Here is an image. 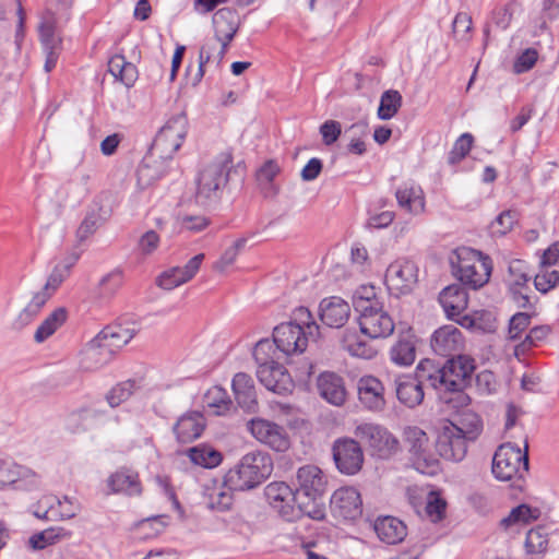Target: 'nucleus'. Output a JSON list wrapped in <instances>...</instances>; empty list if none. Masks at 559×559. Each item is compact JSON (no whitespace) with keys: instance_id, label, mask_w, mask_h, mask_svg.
Segmentation results:
<instances>
[{"instance_id":"11","label":"nucleus","mask_w":559,"mask_h":559,"mask_svg":"<svg viewBox=\"0 0 559 559\" xmlns=\"http://www.w3.org/2000/svg\"><path fill=\"white\" fill-rule=\"evenodd\" d=\"M247 427L255 440L276 452H285L290 447L286 429L276 423L263 418H252L247 423Z\"/></svg>"},{"instance_id":"38","label":"nucleus","mask_w":559,"mask_h":559,"mask_svg":"<svg viewBox=\"0 0 559 559\" xmlns=\"http://www.w3.org/2000/svg\"><path fill=\"white\" fill-rule=\"evenodd\" d=\"M217 43L221 44V48L218 49L215 58H216V61L217 63H219L225 53H226V49H227V46L230 41H224V40H210L207 43H205L201 49H200V52H199V67H198V71L193 78V82L192 84L193 85H197L200 83V81L202 80L203 75H204V67L206 63L210 62V60L212 59L213 56V52L217 49Z\"/></svg>"},{"instance_id":"25","label":"nucleus","mask_w":559,"mask_h":559,"mask_svg":"<svg viewBox=\"0 0 559 559\" xmlns=\"http://www.w3.org/2000/svg\"><path fill=\"white\" fill-rule=\"evenodd\" d=\"M350 316L349 305L337 296L324 298L320 302V319L330 328L343 326Z\"/></svg>"},{"instance_id":"29","label":"nucleus","mask_w":559,"mask_h":559,"mask_svg":"<svg viewBox=\"0 0 559 559\" xmlns=\"http://www.w3.org/2000/svg\"><path fill=\"white\" fill-rule=\"evenodd\" d=\"M231 386L238 405L247 412H255L258 402L252 378L245 372H238Z\"/></svg>"},{"instance_id":"33","label":"nucleus","mask_w":559,"mask_h":559,"mask_svg":"<svg viewBox=\"0 0 559 559\" xmlns=\"http://www.w3.org/2000/svg\"><path fill=\"white\" fill-rule=\"evenodd\" d=\"M133 336V332L129 329L122 328L121 325H108L96 335V338L114 357L117 350L127 345Z\"/></svg>"},{"instance_id":"46","label":"nucleus","mask_w":559,"mask_h":559,"mask_svg":"<svg viewBox=\"0 0 559 559\" xmlns=\"http://www.w3.org/2000/svg\"><path fill=\"white\" fill-rule=\"evenodd\" d=\"M551 332L549 325H537L532 328L525 335L524 340L514 347V355L520 358L525 355L532 347L544 341Z\"/></svg>"},{"instance_id":"17","label":"nucleus","mask_w":559,"mask_h":559,"mask_svg":"<svg viewBox=\"0 0 559 559\" xmlns=\"http://www.w3.org/2000/svg\"><path fill=\"white\" fill-rule=\"evenodd\" d=\"M331 510L335 518L356 520L362 513L360 493L353 487H342L331 497Z\"/></svg>"},{"instance_id":"43","label":"nucleus","mask_w":559,"mask_h":559,"mask_svg":"<svg viewBox=\"0 0 559 559\" xmlns=\"http://www.w3.org/2000/svg\"><path fill=\"white\" fill-rule=\"evenodd\" d=\"M70 536L71 533L63 527H50L31 536L28 544L33 549L39 550Z\"/></svg>"},{"instance_id":"27","label":"nucleus","mask_w":559,"mask_h":559,"mask_svg":"<svg viewBox=\"0 0 559 559\" xmlns=\"http://www.w3.org/2000/svg\"><path fill=\"white\" fill-rule=\"evenodd\" d=\"M112 359L108 349L96 338L91 340L80 353L79 368L85 372H93Z\"/></svg>"},{"instance_id":"58","label":"nucleus","mask_w":559,"mask_h":559,"mask_svg":"<svg viewBox=\"0 0 559 559\" xmlns=\"http://www.w3.org/2000/svg\"><path fill=\"white\" fill-rule=\"evenodd\" d=\"M531 314L526 312H518L511 317L509 321L508 337L515 341L521 337L522 333L531 324Z\"/></svg>"},{"instance_id":"36","label":"nucleus","mask_w":559,"mask_h":559,"mask_svg":"<svg viewBox=\"0 0 559 559\" xmlns=\"http://www.w3.org/2000/svg\"><path fill=\"white\" fill-rule=\"evenodd\" d=\"M342 348L350 356L372 359L377 355V349L367 341L362 340L358 332L354 329H346L343 333Z\"/></svg>"},{"instance_id":"48","label":"nucleus","mask_w":559,"mask_h":559,"mask_svg":"<svg viewBox=\"0 0 559 559\" xmlns=\"http://www.w3.org/2000/svg\"><path fill=\"white\" fill-rule=\"evenodd\" d=\"M277 350L274 341L271 342L267 338L260 340L253 349V357L258 367L277 365L278 362L275 360Z\"/></svg>"},{"instance_id":"14","label":"nucleus","mask_w":559,"mask_h":559,"mask_svg":"<svg viewBox=\"0 0 559 559\" xmlns=\"http://www.w3.org/2000/svg\"><path fill=\"white\" fill-rule=\"evenodd\" d=\"M441 304L447 317L456 321L461 326L471 329L474 326V320L467 314H462L468 305V296L466 290L459 284H452L443 288L439 295Z\"/></svg>"},{"instance_id":"10","label":"nucleus","mask_w":559,"mask_h":559,"mask_svg":"<svg viewBox=\"0 0 559 559\" xmlns=\"http://www.w3.org/2000/svg\"><path fill=\"white\" fill-rule=\"evenodd\" d=\"M491 471L502 481L523 478L528 472L527 453L511 443L501 444L495 452Z\"/></svg>"},{"instance_id":"47","label":"nucleus","mask_w":559,"mask_h":559,"mask_svg":"<svg viewBox=\"0 0 559 559\" xmlns=\"http://www.w3.org/2000/svg\"><path fill=\"white\" fill-rule=\"evenodd\" d=\"M374 304H383L377 296L376 287L372 285H361L359 286L353 296V305L355 310L359 313L364 311V309H369Z\"/></svg>"},{"instance_id":"30","label":"nucleus","mask_w":559,"mask_h":559,"mask_svg":"<svg viewBox=\"0 0 559 559\" xmlns=\"http://www.w3.org/2000/svg\"><path fill=\"white\" fill-rule=\"evenodd\" d=\"M107 483L114 493L139 496L142 492L139 474L128 468H121L110 475Z\"/></svg>"},{"instance_id":"60","label":"nucleus","mask_w":559,"mask_h":559,"mask_svg":"<svg viewBox=\"0 0 559 559\" xmlns=\"http://www.w3.org/2000/svg\"><path fill=\"white\" fill-rule=\"evenodd\" d=\"M447 502L439 495L431 492L426 504V514L431 522H439L444 518Z\"/></svg>"},{"instance_id":"42","label":"nucleus","mask_w":559,"mask_h":559,"mask_svg":"<svg viewBox=\"0 0 559 559\" xmlns=\"http://www.w3.org/2000/svg\"><path fill=\"white\" fill-rule=\"evenodd\" d=\"M140 388L139 381L128 379L114 385L105 395V400L110 407H118L128 401L133 393Z\"/></svg>"},{"instance_id":"28","label":"nucleus","mask_w":559,"mask_h":559,"mask_svg":"<svg viewBox=\"0 0 559 559\" xmlns=\"http://www.w3.org/2000/svg\"><path fill=\"white\" fill-rule=\"evenodd\" d=\"M397 400L405 406L413 408L424 401V389L412 374H400L394 380Z\"/></svg>"},{"instance_id":"62","label":"nucleus","mask_w":559,"mask_h":559,"mask_svg":"<svg viewBox=\"0 0 559 559\" xmlns=\"http://www.w3.org/2000/svg\"><path fill=\"white\" fill-rule=\"evenodd\" d=\"M19 475V466L0 455V488L15 483Z\"/></svg>"},{"instance_id":"4","label":"nucleus","mask_w":559,"mask_h":559,"mask_svg":"<svg viewBox=\"0 0 559 559\" xmlns=\"http://www.w3.org/2000/svg\"><path fill=\"white\" fill-rule=\"evenodd\" d=\"M451 265L457 280L473 289H478L487 284L492 271L491 259L468 247L455 250Z\"/></svg>"},{"instance_id":"16","label":"nucleus","mask_w":559,"mask_h":559,"mask_svg":"<svg viewBox=\"0 0 559 559\" xmlns=\"http://www.w3.org/2000/svg\"><path fill=\"white\" fill-rule=\"evenodd\" d=\"M443 367L448 380V391L456 392L462 391L471 383L475 361L467 355L457 354L450 358Z\"/></svg>"},{"instance_id":"18","label":"nucleus","mask_w":559,"mask_h":559,"mask_svg":"<svg viewBox=\"0 0 559 559\" xmlns=\"http://www.w3.org/2000/svg\"><path fill=\"white\" fill-rule=\"evenodd\" d=\"M430 346L439 356L453 357L463 349L464 338L456 326L448 324L435 331L431 336Z\"/></svg>"},{"instance_id":"24","label":"nucleus","mask_w":559,"mask_h":559,"mask_svg":"<svg viewBox=\"0 0 559 559\" xmlns=\"http://www.w3.org/2000/svg\"><path fill=\"white\" fill-rule=\"evenodd\" d=\"M320 396L334 406H342L347 396L344 380L334 372H323L317 379Z\"/></svg>"},{"instance_id":"3","label":"nucleus","mask_w":559,"mask_h":559,"mask_svg":"<svg viewBox=\"0 0 559 559\" xmlns=\"http://www.w3.org/2000/svg\"><path fill=\"white\" fill-rule=\"evenodd\" d=\"M296 498L297 507L301 513L313 520H322L325 516L323 493L326 487V478L323 472L316 465H305L297 471Z\"/></svg>"},{"instance_id":"57","label":"nucleus","mask_w":559,"mask_h":559,"mask_svg":"<svg viewBox=\"0 0 559 559\" xmlns=\"http://www.w3.org/2000/svg\"><path fill=\"white\" fill-rule=\"evenodd\" d=\"M539 57L535 48H526L514 60L513 72L522 74L530 71L537 62Z\"/></svg>"},{"instance_id":"40","label":"nucleus","mask_w":559,"mask_h":559,"mask_svg":"<svg viewBox=\"0 0 559 559\" xmlns=\"http://www.w3.org/2000/svg\"><path fill=\"white\" fill-rule=\"evenodd\" d=\"M109 72L119 79L126 86H132L138 78V71L133 63L121 55L114 56L108 62Z\"/></svg>"},{"instance_id":"41","label":"nucleus","mask_w":559,"mask_h":559,"mask_svg":"<svg viewBox=\"0 0 559 559\" xmlns=\"http://www.w3.org/2000/svg\"><path fill=\"white\" fill-rule=\"evenodd\" d=\"M66 320L67 310L64 308H57L53 310L35 331V342H45L66 322Z\"/></svg>"},{"instance_id":"44","label":"nucleus","mask_w":559,"mask_h":559,"mask_svg":"<svg viewBox=\"0 0 559 559\" xmlns=\"http://www.w3.org/2000/svg\"><path fill=\"white\" fill-rule=\"evenodd\" d=\"M540 511L537 508H531L527 504H520L513 508L508 516L500 521V525L504 528L512 525L528 524L539 518Z\"/></svg>"},{"instance_id":"49","label":"nucleus","mask_w":559,"mask_h":559,"mask_svg":"<svg viewBox=\"0 0 559 559\" xmlns=\"http://www.w3.org/2000/svg\"><path fill=\"white\" fill-rule=\"evenodd\" d=\"M123 284V273L121 270H114L105 275L99 282V296L103 298L112 297Z\"/></svg>"},{"instance_id":"12","label":"nucleus","mask_w":559,"mask_h":559,"mask_svg":"<svg viewBox=\"0 0 559 559\" xmlns=\"http://www.w3.org/2000/svg\"><path fill=\"white\" fill-rule=\"evenodd\" d=\"M374 305L359 312L358 323L360 332L371 340L389 337L394 332V320L384 310L383 304Z\"/></svg>"},{"instance_id":"21","label":"nucleus","mask_w":559,"mask_h":559,"mask_svg":"<svg viewBox=\"0 0 559 559\" xmlns=\"http://www.w3.org/2000/svg\"><path fill=\"white\" fill-rule=\"evenodd\" d=\"M203 260L204 254L199 253L191 258L185 266H175L163 272L157 277V285L163 289L171 290L189 282L198 273Z\"/></svg>"},{"instance_id":"63","label":"nucleus","mask_w":559,"mask_h":559,"mask_svg":"<svg viewBox=\"0 0 559 559\" xmlns=\"http://www.w3.org/2000/svg\"><path fill=\"white\" fill-rule=\"evenodd\" d=\"M229 489L224 483L221 487L214 488L210 493L211 504L216 506L219 510H227L233 502V497Z\"/></svg>"},{"instance_id":"59","label":"nucleus","mask_w":559,"mask_h":559,"mask_svg":"<svg viewBox=\"0 0 559 559\" xmlns=\"http://www.w3.org/2000/svg\"><path fill=\"white\" fill-rule=\"evenodd\" d=\"M548 544L547 536L542 528L530 530L526 535L525 547L530 554H540L546 550Z\"/></svg>"},{"instance_id":"55","label":"nucleus","mask_w":559,"mask_h":559,"mask_svg":"<svg viewBox=\"0 0 559 559\" xmlns=\"http://www.w3.org/2000/svg\"><path fill=\"white\" fill-rule=\"evenodd\" d=\"M245 245H246L245 238L237 239L230 247H228L223 252L219 260L215 262L214 270L219 273L225 272L226 269L228 266H230L236 261L239 251L245 247Z\"/></svg>"},{"instance_id":"37","label":"nucleus","mask_w":559,"mask_h":559,"mask_svg":"<svg viewBox=\"0 0 559 559\" xmlns=\"http://www.w3.org/2000/svg\"><path fill=\"white\" fill-rule=\"evenodd\" d=\"M269 502L281 512L287 513L293 503L297 506L296 491L284 481H273L265 487Z\"/></svg>"},{"instance_id":"22","label":"nucleus","mask_w":559,"mask_h":559,"mask_svg":"<svg viewBox=\"0 0 559 559\" xmlns=\"http://www.w3.org/2000/svg\"><path fill=\"white\" fill-rule=\"evenodd\" d=\"M206 427V420L202 413L190 411L181 415L173 427V431L179 443H191L200 438Z\"/></svg>"},{"instance_id":"2","label":"nucleus","mask_w":559,"mask_h":559,"mask_svg":"<svg viewBox=\"0 0 559 559\" xmlns=\"http://www.w3.org/2000/svg\"><path fill=\"white\" fill-rule=\"evenodd\" d=\"M273 460L264 451H251L224 476V484L233 490H251L263 484L273 472Z\"/></svg>"},{"instance_id":"9","label":"nucleus","mask_w":559,"mask_h":559,"mask_svg":"<svg viewBox=\"0 0 559 559\" xmlns=\"http://www.w3.org/2000/svg\"><path fill=\"white\" fill-rule=\"evenodd\" d=\"M354 436L373 457L389 460L400 451L399 439L379 424H359L354 430Z\"/></svg>"},{"instance_id":"52","label":"nucleus","mask_w":559,"mask_h":559,"mask_svg":"<svg viewBox=\"0 0 559 559\" xmlns=\"http://www.w3.org/2000/svg\"><path fill=\"white\" fill-rule=\"evenodd\" d=\"M206 403L210 407L216 408V414L222 415L227 412L231 405L226 391L219 386H213L205 394Z\"/></svg>"},{"instance_id":"31","label":"nucleus","mask_w":559,"mask_h":559,"mask_svg":"<svg viewBox=\"0 0 559 559\" xmlns=\"http://www.w3.org/2000/svg\"><path fill=\"white\" fill-rule=\"evenodd\" d=\"M391 360L401 367L411 366L416 359V336L407 331L399 335L390 349Z\"/></svg>"},{"instance_id":"19","label":"nucleus","mask_w":559,"mask_h":559,"mask_svg":"<svg viewBox=\"0 0 559 559\" xmlns=\"http://www.w3.org/2000/svg\"><path fill=\"white\" fill-rule=\"evenodd\" d=\"M78 508L64 497L63 500L55 496H45L36 504L33 514L37 519L57 521L71 519L76 514Z\"/></svg>"},{"instance_id":"39","label":"nucleus","mask_w":559,"mask_h":559,"mask_svg":"<svg viewBox=\"0 0 559 559\" xmlns=\"http://www.w3.org/2000/svg\"><path fill=\"white\" fill-rule=\"evenodd\" d=\"M187 455L193 464L205 468L216 467L223 460L222 453L207 444L190 448Z\"/></svg>"},{"instance_id":"13","label":"nucleus","mask_w":559,"mask_h":559,"mask_svg":"<svg viewBox=\"0 0 559 559\" xmlns=\"http://www.w3.org/2000/svg\"><path fill=\"white\" fill-rule=\"evenodd\" d=\"M333 460L336 468L345 475H355L364 464V452L357 439L341 438L334 441Z\"/></svg>"},{"instance_id":"7","label":"nucleus","mask_w":559,"mask_h":559,"mask_svg":"<svg viewBox=\"0 0 559 559\" xmlns=\"http://www.w3.org/2000/svg\"><path fill=\"white\" fill-rule=\"evenodd\" d=\"M233 158L229 153L219 155L199 174L197 199L202 204L216 202L228 181Z\"/></svg>"},{"instance_id":"1","label":"nucleus","mask_w":559,"mask_h":559,"mask_svg":"<svg viewBox=\"0 0 559 559\" xmlns=\"http://www.w3.org/2000/svg\"><path fill=\"white\" fill-rule=\"evenodd\" d=\"M188 131V118L186 114L179 112L170 117L157 133L153 146L152 156L146 158L138 169L140 180L150 183L160 178L164 171L154 173L153 168L157 163L153 156L159 154L163 159H169L180 148Z\"/></svg>"},{"instance_id":"56","label":"nucleus","mask_w":559,"mask_h":559,"mask_svg":"<svg viewBox=\"0 0 559 559\" xmlns=\"http://www.w3.org/2000/svg\"><path fill=\"white\" fill-rule=\"evenodd\" d=\"M516 214L512 211H503L490 224V233L492 236H504L514 226Z\"/></svg>"},{"instance_id":"51","label":"nucleus","mask_w":559,"mask_h":559,"mask_svg":"<svg viewBox=\"0 0 559 559\" xmlns=\"http://www.w3.org/2000/svg\"><path fill=\"white\" fill-rule=\"evenodd\" d=\"M347 134H350V141L348 143V152L355 155H362L366 153V144L359 135L367 134V124L358 122L352 124L347 130Z\"/></svg>"},{"instance_id":"15","label":"nucleus","mask_w":559,"mask_h":559,"mask_svg":"<svg viewBox=\"0 0 559 559\" xmlns=\"http://www.w3.org/2000/svg\"><path fill=\"white\" fill-rule=\"evenodd\" d=\"M417 266L407 259L392 262L385 272V283L396 294L409 293L417 283Z\"/></svg>"},{"instance_id":"23","label":"nucleus","mask_w":559,"mask_h":559,"mask_svg":"<svg viewBox=\"0 0 559 559\" xmlns=\"http://www.w3.org/2000/svg\"><path fill=\"white\" fill-rule=\"evenodd\" d=\"M358 399L369 411H382L385 406L384 386L373 376H364L357 383Z\"/></svg>"},{"instance_id":"35","label":"nucleus","mask_w":559,"mask_h":559,"mask_svg":"<svg viewBox=\"0 0 559 559\" xmlns=\"http://www.w3.org/2000/svg\"><path fill=\"white\" fill-rule=\"evenodd\" d=\"M378 537L386 544H397L406 536L405 524L394 516L380 518L374 523Z\"/></svg>"},{"instance_id":"6","label":"nucleus","mask_w":559,"mask_h":559,"mask_svg":"<svg viewBox=\"0 0 559 559\" xmlns=\"http://www.w3.org/2000/svg\"><path fill=\"white\" fill-rule=\"evenodd\" d=\"M473 428L457 427L447 421L440 429L436 449L441 457L452 462H461L467 453V442L474 441L483 429L479 417H473Z\"/></svg>"},{"instance_id":"54","label":"nucleus","mask_w":559,"mask_h":559,"mask_svg":"<svg viewBox=\"0 0 559 559\" xmlns=\"http://www.w3.org/2000/svg\"><path fill=\"white\" fill-rule=\"evenodd\" d=\"M473 136L469 133L462 134L454 143L449 153L448 162L451 165L460 163L471 151L473 145Z\"/></svg>"},{"instance_id":"53","label":"nucleus","mask_w":559,"mask_h":559,"mask_svg":"<svg viewBox=\"0 0 559 559\" xmlns=\"http://www.w3.org/2000/svg\"><path fill=\"white\" fill-rule=\"evenodd\" d=\"M515 2H509L504 5L496 7L490 14V22L496 28L506 31L513 19Z\"/></svg>"},{"instance_id":"45","label":"nucleus","mask_w":559,"mask_h":559,"mask_svg":"<svg viewBox=\"0 0 559 559\" xmlns=\"http://www.w3.org/2000/svg\"><path fill=\"white\" fill-rule=\"evenodd\" d=\"M402 106V95L396 90L385 91L380 98L378 108V117L381 120H389L393 118Z\"/></svg>"},{"instance_id":"5","label":"nucleus","mask_w":559,"mask_h":559,"mask_svg":"<svg viewBox=\"0 0 559 559\" xmlns=\"http://www.w3.org/2000/svg\"><path fill=\"white\" fill-rule=\"evenodd\" d=\"M299 319L306 324L304 328L295 322H284L274 328L273 340L276 348L285 355L300 354L305 352L309 337L319 335V325L316 322L305 321L302 318H311V313L307 308L300 307L297 310Z\"/></svg>"},{"instance_id":"8","label":"nucleus","mask_w":559,"mask_h":559,"mask_svg":"<svg viewBox=\"0 0 559 559\" xmlns=\"http://www.w3.org/2000/svg\"><path fill=\"white\" fill-rule=\"evenodd\" d=\"M403 439L414 468L424 475H437L440 464L431 452L427 433L419 427L408 426L403 431Z\"/></svg>"},{"instance_id":"64","label":"nucleus","mask_w":559,"mask_h":559,"mask_svg":"<svg viewBox=\"0 0 559 559\" xmlns=\"http://www.w3.org/2000/svg\"><path fill=\"white\" fill-rule=\"evenodd\" d=\"M159 246V236L155 230L145 231L138 241V250L142 255L153 254Z\"/></svg>"},{"instance_id":"32","label":"nucleus","mask_w":559,"mask_h":559,"mask_svg":"<svg viewBox=\"0 0 559 559\" xmlns=\"http://www.w3.org/2000/svg\"><path fill=\"white\" fill-rule=\"evenodd\" d=\"M213 25L216 40L231 41L238 31V15L229 8L219 9L213 16Z\"/></svg>"},{"instance_id":"50","label":"nucleus","mask_w":559,"mask_h":559,"mask_svg":"<svg viewBox=\"0 0 559 559\" xmlns=\"http://www.w3.org/2000/svg\"><path fill=\"white\" fill-rule=\"evenodd\" d=\"M76 260L78 257H73L69 261L56 265L47 280L46 285L44 286L46 290L53 293L61 285V283L70 275V271L72 266L75 264Z\"/></svg>"},{"instance_id":"34","label":"nucleus","mask_w":559,"mask_h":559,"mask_svg":"<svg viewBox=\"0 0 559 559\" xmlns=\"http://www.w3.org/2000/svg\"><path fill=\"white\" fill-rule=\"evenodd\" d=\"M395 197L399 205L405 211L418 215L425 211V195L419 186L404 185L400 187Z\"/></svg>"},{"instance_id":"61","label":"nucleus","mask_w":559,"mask_h":559,"mask_svg":"<svg viewBox=\"0 0 559 559\" xmlns=\"http://www.w3.org/2000/svg\"><path fill=\"white\" fill-rule=\"evenodd\" d=\"M559 284V271L542 272L535 275L534 286L542 294H547Z\"/></svg>"},{"instance_id":"20","label":"nucleus","mask_w":559,"mask_h":559,"mask_svg":"<svg viewBox=\"0 0 559 559\" xmlns=\"http://www.w3.org/2000/svg\"><path fill=\"white\" fill-rule=\"evenodd\" d=\"M257 377L262 385L276 394L285 395L290 393L294 389V381L290 374L286 368L280 364L258 367Z\"/></svg>"},{"instance_id":"26","label":"nucleus","mask_w":559,"mask_h":559,"mask_svg":"<svg viewBox=\"0 0 559 559\" xmlns=\"http://www.w3.org/2000/svg\"><path fill=\"white\" fill-rule=\"evenodd\" d=\"M418 384L424 389L425 385L433 389H443L448 391V380L444 373V367L431 359H423L412 374Z\"/></svg>"}]
</instances>
